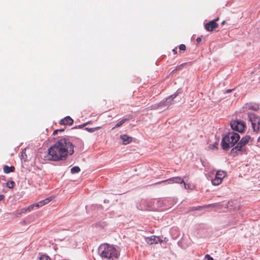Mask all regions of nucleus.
Segmentation results:
<instances>
[{
    "label": "nucleus",
    "instance_id": "obj_17",
    "mask_svg": "<svg viewBox=\"0 0 260 260\" xmlns=\"http://www.w3.org/2000/svg\"><path fill=\"white\" fill-rule=\"evenodd\" d=\"M26 207L23 208L20 210H17L15 211V214L17 216H19L21 215L22 214L26 213L28 212L27 210H26Z\"/></svg>",
    "mask_w": 260,
    "mask_h": 260
},
{
    "label": "nucleus",
    "instance_id": "obj_2",
    "mask_svg": "<svg viewBox=\"0 0 260 260\" xmlns=\"http://www.w3.org/2000/svg\"><path fill=\"white\" fill-rule=\"evenodd\" d=\"M100 256L106 260H115L119 256V252L112 245L108 244H103L99 248Z\"/></svg>",
    "mask_w": 260,
    "mask_h": 260
},
{
    "label": "nucleus",
    "instance_id": "obj_24",
    "mask_svg": "<svg viewBox=\"0 0 260 260\" xmlns=\"http://www.w3.org/2000/svg\"><path fill=\"white\" fill-rule=\"evenodd\" d=\"M218 143L215 142L213 144L210 145L209 148L211 150L216 149L217 148Z\"/></svg>",
    "mask_w": 260,
    "mask_h": 260
},
{
    "label": "nucleus",
    "instance_id": "obj_27",
    "mask_svg": "<svg viewBox=\"0 0 260 260\" xmlns=\"http://www.w3.org/2000/svg\"><path fill=\"white\" fill-rule=\"evenodd\" d=\"M205 257L208 258V260H213V258L211 257L209 254H206Z\"/></svg>",
    "mask_w": 260,
    "mask_h": 260
},
{
    "label": "nucleus",
    "instance_id": "obj_14",
    "mask_svg": "<svg viewBox=\"0 0 260 260\" xmlns=\"http://www.w3.org/2000/svg\"><path fill=\"white\" fill-rule=\"evenodd\" d=\"M216 206V204H209L206 206H198V207H193L191 208L190 210V211H195L198 210H201L202 209H205L209 207H215Z\"/></svg>",
    "mask_w": 260,
    "mask_h": 260
},
{
    "label": "nucleus",
    "instance_id": "obj_6",
    "mask_svg": "<svg viewBox=\"0 0 260 260\" xmlns=\"http://www.w3.org/2000/svg\"><path fill=\"white\" fill-rule=\"evenodd\" d=\"M231 126L233 130L240 133L243 132L245 128V124L244 122L239 120H236L231 122Z\"/></svg>",
    "mask_w": 260,
    "mask_h": 260
},
{
    "label": "nucleus",
    "instance_id": "obj_26",
    "mask_svg": "<svg viewBox=\"0 0 260 260\" xmlns=\"http://www.w3.org/2000/svg\"><path fill=\"white\" fill-rule=\"evenodd\" d=\"M183 184H184V188L185 189H189L190 188V185L189 184H187L185 182H184V183H183Z\"/></svg>",
    "mask_w": 260,
    "mask_h": 260
},
{
    "label": "nucleus",
    "instance_id": "obj_35",
    "mask_svg": "<svg viewBox=\"0 0 260 260\" xmlns=\"http://www.w3.org/2000/svg\"><path fill=\"white\" fill-rule=\"evenodd\" d=\"M78 141L80 142V144L83 145V143L82 142V141L80 140V139H79Z\"/></svg>",
    "mask_w": 260,
    "mask_h": 260
},
{
    "label": "nucleus",
    "instance_id": "obj_16",
    "mask_svg": "<svg viewBox=\"0 0 260 260\" xmlns=\"http://www.w3.org/2000/svg\"><path fill=\"white\" fill-rule=\"evenodd\" d=\"M53 198L50 197L48 198L45 199V200H42L38 202V204L39 205V208L48 204L50 201L52 200Z\"/></svg>",
    "mask_w": 260,
    "mask_h": 260
},
{
    "label": "nucleus",
    "instance_id": "obj_5",
    "mask_svg": "<svg viewBox=\"0 0 260 260\" xmlns=\"http://www.w3.org/2000/svg\"><path fill=\"white\" fill-rule=\"evenodd\" d=\"M225 176V172L221 170L217 171L215 178L212 180V184L215 186L219 185Z\"/></svg>",
    "mask_w": 260,
    "mask_h": 260
},
{
    "label": "nucleus",
    "instance_id": "obj_34",
    "mask_svg": "<svg viewBox=\"0 0 260 260\" xmlns=\"http://www.w3.org/2000/svg\"><path fill=\"white\" fill-rule=\"evenodd\" d=\"M57 130H58V132H62L64 131L63 129H57Z\"/></svg>",
    "mask_w": 260,
    "mask_h": 260
},
{
    "label": "nucleus",
    "instance_id": "obj_31",
    "mask_svg": "<svg viewBox=\"0 0 260 260\" xmlns=\"http://www.w3.org/2000/svg\"><path fill=\"white\" fill-rule=\"evenodd\" d=\"M172 51H173V53H174V54H177V48H175L173 49V50H172Z\"/></svg>",
    "mask_w": 260,
    "mask_h": 260
},
{
    "label": "nucleus",
    "instance_id": "obj_10",
    "mask_svg": "<svg viewBox=\"0 0 260 260\" xmlns=\"http://www.w3.org/2000/svg\"><path fill=\"white\" fill-rule=\"evenodd\" d=\"M145 241L149 245L156 244L158 242H161L162 240L159 237L156 236H151L145 238Z\"/></svg>",
    "mask_w": 260,
    "mask_h": 260
},
{
    "label": "nucleus",
    "instance_id": "obj_3",
    "mask_svg": "<svg viewBox=\"0 0 260 260\" xmlns=\"http://www.w3.org/2000/svg\"><path fill=\"white\" fill-rule=\"evenodd\" d=\"M240 139V136L235 132H230L222 140V147L226 150L233 147Z\"/></svg>",
    "mask_w": 260,
    "mask_h": 260
},
{
    "label": "nucleus",
    "instance_id": "obj_13",
    "mask_svg": "<svg viewBox=\"0 0 260 260\" xmlns=\"http://www.w3.org/2000/svg\"><path fill=\"white\" fill-rule=\"evenodd\" d=\"M245 108L248 110H252L254 111H257L259 109V105L257 104H246Z\"/></svg>",
    "mask_w": 260,
    "mask_h": 260
},
{
    "label": "nucleus",
    "instance_id": "obj_4",
    "mask_svg": "<svg viewBox=\"0 0 260 260\" xmlns=\"http://www.w3.org/2000/svg\"><path fill=\"white\" fill-rule=\"evenodd\" d=\"M248 117L251 123L253 131L254 132H258L259 129L260 118L253 113H249Z\"/></svg>",
    "mask_w": 260,
    "mask_h": 260
},
{
    "label": "nucleus",
    "instance_id": "obj_32",
    "mask_svg": "<svg viewBox=\"0 0 260 260\" xmlns=\"http://www.w3.org/2000/svg\"><path fill=\"white\" fill-rule=\"evenodd\" d=\"M57 133H58V130L56 129V130L54 131V132H53V135H55L56 134H57Z\"/></svg>",
    "mask_w": 260,
    "mask_h": 260
},
{
    "label": "nucleus",
    "instance_id": "obj_9",
    "mask_svg": "<svg viewBox=\"0 0 260 260\" xmlns=\"http://www.w3.org/2000/svg\"><path fill=\"white\" fill-rule=\"evenodd\" d=\"M218 20L219 18H217L207 23L205 25V29L208 31H212L214 29L217 28L218 24L216 23V21Z\"/></svg>",
    "mask_w": 260,
    "mask_h": 260
},
{
    "label": "nucleus",
    "instance_id": "obj_20",
    "mask_svg": "<svg viewBox=\"0 0 260 260\" xmlns=\"http://www.w3.org/2000/svg\"><path fill=\"white\" fill-rule=\"evenodd\" d=\"M15 184L13 181H9L6 183V186L9 188H13Z\"/></svg>",
    "mask_w": 260,
    "mask_h": 260
},
{
    "label": "nucleus",
    "instance_id": "obj_18",
    "mask_svg": "<svg viewBox=\"0 0 260 260\" xmlns=\"http://www.w3.org/2000/svg\"><path fill=\"white\" fill-rule=\"evenodd\" d=\"M35 208H39V205L38 204V203H35V204H31V205H29V206L26 207V208H27L26 210H27L28 212H29L33 210Z\"/></svg>",
    "mask_w": 260,
    "mask_h": 260
},
{
    "label": "nucleus",
    "instance_id": "obj_15",
    "mask_svg": "<svg viewBox=\"0 0 260 260\" xmlns=\"http://www.w3.org/2000/svg\"><path fill=\"white\" fill-rule=\"evenodd\" d=\"M15 169V168L14 166L9 167L8 166H5L3 168L4 172L6 174L14 172Z\"/></svg>",
    "mask_w": 260,
    "mask_h": 260
},
{
    "label": "nucleus",
    "instance_id": "obj_29",
    "mask_svg": "<svg viewBox=\"0 0 260 260\" xmlns=\"http://www.w3.org/2000/svg\"><path fill=\"white\" fill-rule=\"evenodd\" d=\"M196 41H197V43L199 44L201 42L202 39L200 37H198V38H197Z\"/></svg>",
    "mask_w": 260,
    "mask_h": 260
},
{
    "label": "nucleus",
    "instance_id": "obj_22",
    "mask_svg": "<svg viewBox=\"0 0 260 260\" xmlns=\"http://www.w3.org/2000/svg\"><path fill=\"white\" fill-rule=\"evenodd\" d=\"M39 260H51V258L46 254H41L40 256Z\"/></svg>",
    "mask_w": 260,
    "mask_h": 260
},
{
    "label": "nucleus",
    "instance_id": "obj_36",
    "mask_svg": "<svg viewBox=\"0 0 260 260\" xmlns=\"http://www.w3.org/2000/svg\"><path fill=\"white\" fill-rule=\"evenodd\" d=\"M225 23V21H223L222 22H221V25H224Z\"/></svg>",
    "mask_w": 260,
    "mask_h": 260
},
{
    "label": "nucleus",
    "instance_id": "obj_8",
    "mask_svg": "<svg viewBox=\"0 0 260 260\" xmlns=\"http://www.w3.org/2000/svg\"><path fill=\"white\" fill-rule=\"evenodd\" d=\"M250 139L251 138L249 136H246L243 137L233 149H235L236 151H241L242 147L249 142Z\"/></svg>",
    "mask_w": 260,
    "mask_h": 260
},
{
    "label": "nucleus",
    "instance_id": "obj_33",
    "mask_svg": "<svg viewBox=\"0 0 260 260\" xmlns=\"http://www.w3.org/2000/svg\"><path fill=\"white\" fill-rule=\"evenodd\" d=\"M87 123H84V124H83V125H79V128H82V127H83L85 126L86 125H87Z\"/></svg>",
    "mask_w": 260,
    "mask_h": 260
},
{
    "label": "nucleus",
    "instance_id": "obj_19",
    "mask_svg": "<svg viewBox=\"0 0 260 260\" xmlns=\"http://www.w3.org/2000/svg\"><path fill=\"white\" fill-rule=\"evenodd\" d=\"M129 120V118H126L122 119L121 121H120L119 122H118L115 125V126H114V127L113 128L119 127L121 126L125 122H126Z\"/></svg>",
    "mask_w": 260,
    "mask_h": 260
},
{
    "label": "nucleus",
    "instance_id": "obj_30",
    "mask_svg": "<svg viewBox=\"0 0 260 260\" xmlns=\"http://www.w3.org/2000/svg\"><path fill=\"white\" fill-rule=\"evenodd\" d=\"M5 199V196L3 194H0V202L4 200Z\"/></svg>",
    "mask_w": 260,
    "mask_h": 260
},
{
    "label": "nucleus",
    "instance_id": "obj_12",
    "mask_svg": "<svg viewBox=\"0 0 260 260\" xmlns=\"http://www.w3.org/2000/svg\"><path fill=\"white\" fill-rule=\"evenodd\" d=\"M120 138L123 141L124 145H126L130 143L132 141V137L128 136L126 135H122L120 136Z\"/></svg>",
    "mask_w": 260,
    "mask_h": 260
},
{
    "label": "nucleus",
    "instance_id": "obj_7",
    "mask_svg": "<svg viewBox=\"0 0 260 260\" xmlns=\"http://www.w3.org/2000/svg\"><path fill=\"white\" fill-rule=\"evenodd\" d=\"M161 183H167L168 184H183L184 183V181L183 178H181V177L176 176L166 179L165 180L159 181L156 184H160Z\"/></svg>",
    "mask_w": 260,
    "mask_h": 260
},
{
    "label": "nucleus",
    "instance_id": "obj_23",
    "mask_svg": "<svg viewBox=\"0 0 260 260\" xmlns=\"http://www.w3.org/2000/svg\"><path fill=\"white\" fill-rule=\"evenodd\" d=\"M100 128H101V127H100V126L94 127V128L86 127V129L89 132L92 133V132H94L96 130L100 129Z\"/></svg>",
    "mask_w": 260,
    "mask_h": 260
},
{
    "label": "nucleus",
    "instance_id": "obj_11",
    "mask_svg": "<svg viewBox=\"0 0 260 260\" xmlns=\"http://www.w3.org/2000/svg\"><path fill=\"white\" fill-rule=\"evenodd\" d=\"M74 122L73 119L70 116H67L63 119H61L59 123L61 125H71L73 124Z\"/></svg>",
    "mask_w": 260,
    "mask_h": 260
},
{
    "label": "nucleus",
    "instance_id": "obj_28",
    "mask_svg": "<svg viewBox=\"0 0 260 260\" xmlns=\"http://www.w3.org/2000/svg\"><path fill=\"white\" fill-rule=\"evenodd\" d=\"M177 94H173L171 96H170V97H169L167 99V101L169 99H170V98H172V99H174L176 96Z\"/></svg>",
    "mask_w": 260,
    "mask_h": 260
},
{
    "label": "nucleus",
    "instance_id": "obj_21",
    "mask_svg": "<svg viewBox=\"0 0 260 260\" xmlns=\"http://www.w3.org/2000/svg\"><path fill=\"white\" fill-rule=\"evenodd\" d=\"M80 171V169L79 167L75 166L71 169V173L73 174L78 173Z\"/></svg>",
    "mask_w": 260,
    "mask_h": 260
},
{
    "label": "nucleus",
    "instance_id": "obj_25",
    "mask_svg": "<svg viewBox=\"0 0 260 260\" xmlns=\"http://www.w3.org/2000/svg\"><path fill=\"white\" fill-rule=\"evenodd\" d=\"M179 48L180 50L185 51L186 50V46L184 44H181L179 46Z\"/></svg>",
    "mask_w": 260,
    "mask_h": 260
},
{
    "label": "nucleus",
    "instance_id": "obj_1",
    "mask_svg": "<svg viewBox=\"0 0 260 260\" xmlns=\"http://www.w3.org/2000/svg\"><path fill=\"white\" fill-rule=\"evenodd\" d=\"M74 145L67 138H60L48 149L47 159L53 161L63 160L74 152Z\"/></svg>",
    "mask_w": 260,
    "mask_h": 260
}]
</instances>
